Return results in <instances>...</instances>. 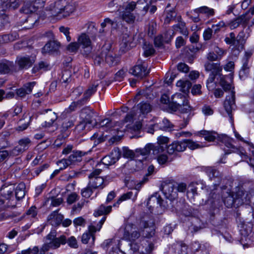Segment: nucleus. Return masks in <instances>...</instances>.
Returning <instances> with one entry per match:
<instances>
[{
    "mask_svg": "<svg viewBox=\"0 0 254 254\" xmlns=\"http://www.w3.org/2000/svg\"><path fill=\"white\" fill-rule=\"evenodd\" d=\"M151 0H138L136 2L129 0H113L109 3L111 8L116 6V8L111 9V11L119 12L120 18L127 23H132L135 19L134 10L138 11L139 14L144 15L147 12Z\"/></svg>",
    "mask_w": 254,
    "mask_h": 254,
    "instance_id": "nucleus-1",
    "label": "nucleus"
},
{
    "mask_svg": "<svg viewBox=\"0 0 254 254\" xmlns=\"http://www.w3.org/2000/svg\"><path fill=\"white\" fill-rule=\"evenodd\" d=\"M122 239L130 242V249L133 252H137L140 247L141 236L139 229L132 223H126L119 229Z\"/></svg>",
    "mask_w": 254,
    "mask_h": 254,
    "instance_id": "nucleus-2",
    "label": "nucleus"
},
{
    "mask_svg": "<svg viewBox=\"0 0 254 254\" xmlns=\"http://www.w3.org/2000/svg\"><path fill=\"white\" fill-rule=\"evenodd\" d=\"M220 85L225 91H229L230 95L226 97V100L224 103V108L227 112L231 122H233L231 111L235 106V92L233 91L234 87L232 86L233 75L229 74L228 75H223L221 72L220 74H217Z\"/></svg>",
    "mask_w": 254,
    "mask_h": 254,
    "instance_id": "nucleus-3",
    "label": "nucleus"
},
{
    "mask_svg": "<svg viewBox=\"0 0 254 254\" xmlns=\"http://www.w3.org/2000/svg\"><path fill=\"white\" fill-rule=\"evenodd\" d=\"M169 141L168 137L160 135L157 138V144L148 143L143 148L137 149L136 152L142 156L151 153V151L153 155H158L164 151Z\"/></svg>",
    "mask_w": 254,
    "mask_h": 254,
    "instance_id": "nucleus-4",
    "label": "nucleus"
},
{
    "mask_svg": "<svg viewBox=\"0 0 254 254\" xmlns=\"http://www.w3.org/2000/svg\"><path fill=\"white\" fill-rule=\"evenodd\" d=\"M202 147L203 146L191 139H184L180 141H174L167 146V150L168 154H173L176 152L184 151L187 147L191 150H194Z\"/></svg>",
    "mask_w": 254,
    "mask_h": 254,
    "instance_id": "nucleus-5",
    "label": "nucleus"
},
{
    "mask_svg": "<svg viewBox=\"0 0 254 254\" xmlns=\"http://www.w3.org/2000/svg\"><path fill=\"white\" fill-rule=\"evenodd\" d=\"M169 107L174 111L179 110L183 113H190L192 110L186 97L181 93H176L172 96Z\"/></svg>",
    "mask_w": 254,
    "mask_h": 254,
    "instance_id": "nucleus-6",
    "label": "nucleus"
},
{
    "mask_svg": "<svg viewBox=\"0 0 254 254\" xmlns=\"http://www.w3.org/2000/svg\"><path fill=\"white\" fill-rule=\"evenodd\" d=\"M204 67L206 71H211L206 81V87L209 90H213L216 87V82L215 81V77L222 72V68L219 63L206 62Z\"/></svg>",
    "mask_w": 254,
    "mask_h": 254,
    "instance_id": "nucleus-7",
    "label": "nucleus"
},
{
    "mask_svg": "<svg viewBox=\"0 0 254 254\" xmlns=\"http://www.w3.org/2000/svg\"><path fill=\"white\" fill-rule=\"evenodd\" d=\"M249 200L250 197L248 193L239 189L236 192L235 197L234 194L229 193L228 196L224 198L223 201L226 207H231L236 201H238V204H241Z\"/></svg>",
    "mask_w": 254,
    "mask_h": 254,
    "instance_id": "nucleus-8",
    "label": "nucleus"
},
{
    "mask_svg": "<svg viewBox=\"0 0 254 254\" xmlns=\"http://www.w3.org/2000/svg\"><path fill=\"white\" fill-rule=\"evenodd\" d=\"M64 243V237L61 236L60 239L55 238V235L54 232L50 233L46 237V242L41 248L42 254H45V252L50 249H56L60 247L61 244Z\"/></svg>",
    "mask_w": 254,
    "mask_h": 254,
    "instance_id": "nucleus-9",
    "label": "nucleus"
},
{
    "mask_svg": "<svg viewBox=\"0 0 254 254\" xmlns=\"http://www.w3.org/2000/svg\"><path fill=\"white\" fill-rule=\"evenodd\" d=\"M106 219V217H103L97 224L96 227L93 224H91L88 226V232L84 233L82 236L81 241L82 243L85 244H87L90 238H92V244H94L95 239L94 234L97 231L100 230Z\"/></svg>",
    "mask_w": 254,
    "mask_h": 254,
    "instance_id": "nucleus-10",
    "label": "nucleus"
},
{
    "mask_svg": "<svg viewBox=\"0 0 254 254\" xmlns=\"http://www.w3.org/2000/svg\"><path fill=\"white\" fill-rule=\"evenodd\" d=\"M31 144L29 138H22L18 140L17 145L10 151V154L12 156H18L28 150Z\"/></svg>",
    "mask_w": 254,
    "mask_h": 254,
    "instance_id": "nucleus-11",
    "label": "nucleus"
},
{
    "mask_svg": "<svg viewBox=\"0 0 254 254\" xmlns=\"http://www.w3.org/2000/svg\"><path fill=\"white\" fill-rule=\"evenodd\" d=\"M101 172V170L99 169H95L89 176V187L93 189H102L104 187V179L99 177V175Z\"/></svg>",
    "mask_w": 254,
    "mask_h": 254,
    "instance_id": "nucleus-12",
    "label": "nucleus"
},
{
    "mask_svg": "<svg viewBox=\"0 0 254 254\" xmlns=\"http://www.w3.org/2000/svg\"><path fill=\"white\" fill-rule=\"evenodd\" d=\"M140 233H142L141 240L144 238H151L155 235V223L153 221H142L139 229Z\"/></svg>",
    "mask_w": 254,
    "mask_h": 254,
    "instance_id": "nucleus-13",
    "label": "nucleus"
},
{
    "mask_svg": "<svg viewBox=\"0 0 254 254\" xmlns=\"http://www.w3.org/2000/svg\"><path fill=\"white\" fill-rule=\"evenodd\" d=\"M162 191L166 198L170 200L174 199L178 196L177 190L173 182L165 183L162 187Z\"/></svg>",
    "mask_w": 254,
    "mask_h": 254,
    "instance_id": "nucleus-14",
    "label": "nucleus"
},
{
    "mask_svg": "<svg viewBox=\"0 0 254 254\" xmlns=\"http://www.w3.org/2000/svg\"><path fill=\"white\" fill-rule=\"evenodd\" d=\"M78 45H79L86 55L90 53L92 50L91 41L89 36L85 33H82L78 38Z\"/></svg>",
    "mask_w": 254,
    "mask_h": 254,
    "instance_id": "nucleus-15",
    "label": "nucleus"
},
{
    "mask_svg": "<svg viewBox=\"0 0 254 254\" xmlns=\"http://www.w3.org/2000/svg\"><path fill=\"white\" fill-rule=\"evenodd\" d=\"M129 73L139 78H142L147 75L149 71H147L146 64L143 63L138 64L130 68Z\"/></svg>",
    "mask_w": 254,
    "mask_h": 254,
    "instance_id": "nucleus-16",
    "label": "nucleus"
},
{
    "mask_svg": "<svg viewBox=\"0 0 254 254\" xmlns=\"http://www.w3.org/2000/svg\"><path fill=\"white\" fill-rule=\"evenodd\" d=\"M119 123H115L112 122L109 119H105L101 121L100 123V129L103 130H106V131H119V127H116L117 126H119L118 125Z\"/></svg>",
    "mask_w": 254,
    "mask_h": 254,
    "instance_id": "nucleus-17",
    "label": "nucleus"
},
{
    "mask_svg": "<svg viewBox=\"0 0 254 254\" xmlns=\"http://www.w3.org/2000/svg\"><path fill=\"white\" fill-rule=\"evenodd\" d=\"M210 246L207 243L199 244L197 242L192 243L191 249L194 254H209Z\"/></svg>",
    "mask_w": 254,
    "mask_h": 254,
    "instance_id": "nucleus-18",
    "label": "nucleus"
},
{
    "mask_svg": "<svg viewBox=\"0 0 254 254\" xmlns=\"http://www.w3.org/2000/svg\"><path fill=\"white\" fill-rule=\"evenodd\" d=\"M250 19L251 16L249 14H243L229 23L230 28L231 29H234L238 27L240 24L246 25Z\"/></svg>",
    "mask_w": 254,
    "mask_h": 254,
    "instance_id": "nucleus-19",
    "label": "nucleus"
},
{
    "mask_svg": "<svg viewBox=\"0 0 254 254\" xmlns=\"http://www.w3.org/2000/svg\"><path fill=\"white\" fill-rule=\"evenodd\" d=\"M84 155V153L81 151H77L70 154L68 158L64 159V169L74 164L77 162L80 161L81 157Z\"/></svg>",
    "mask_w": 254,
    "mask_h": 254,
    "instance_id": "nucleus-20",
    "label": "nucleus"
},
{
    "mask_svg": "<svg viewBox=\"0 0 254 254\" xmlns=\"http://www.w3.org/2000/svg\"><path fill=\"white\" fill-rule=\"evenodd\" d=\"M35 56L21 57L18 59V64L20 68H27L35 62Z\"/></svg>",
    "mask_w": 254,
    "mask_h": 254,
    "instance_id": "nucleus-21",
    "label": "nucleus"
},
{
    "mask_svg": "<svg viewBox=\"0 0 254 254\" xmlns=\"http://www.w3.org/2000/svg\"><path fill=\"white\" fill-rule=\"evenodd\" d=\"M139 111V117L143 118L149 113L152 109V106L147 102H142L137 105Z\"/></svg>",
    "mask_w": 254,
    "mask_h": 254,
    "instance_id": "nucleus-22",
    "label": "nucleus"
},
{
    "mask_svg": "<svg viewBox=\"0 0 254 254\" xmlns=\"http://www.w3.org/2000/svg\"><path fill=\"white\" fill-rule=\"evenodd\" d=\"M36 82H31L25 84L23 87L17 90L16 94L20 97H24L26 94H30L35 85Z\"/></svg>",
    "mask_w": 254,
    "mask_h": 254,
    "instance_id": "nucleus-23",
    "label": "nucleus"
},
{
    "mask_svg": "<svg viewBox=\"0 0 254 254\" xmlns=\"http://www.w3.org/2000/svg\"><path fill=\"white\" fill-rule=\"evenodd\" d=\"M63 216L61 214L58 213V211H55L51 214L48 217V222L53 226H57L62 223Z\"/></svg>",
    "mask_w": 254,
    "mask_h": 254,
    "instance_id": "nucleus-24",
    "label": "nucleus"
},
{
    "mask_svg": "<svg viewBox=\"0 0 254 254\" xmlns=\"http://www.w3.org/2000/svg\"><path fill=\"white\" fill-rule=\"evenodd\" d=\"M132 37L127 34H124L120 44V49L124 52L129 50L132 46Z\"/></svg>",
    "mask_w": 254,
    "mask_h": 254,
    "instance_id": "nucleus-25",
    "label": "nucleus"
},
{
    "mask_svg": "<svg viewBox=\"0 0 254 254\" xmlns=\"http://www.w3.org/2000/svg\"><path fill=\"white\" fill-rule=\"evenodd\" d=\"M31 116L29 114H24L23 118L19 120L18 125L16 127V130L18 131H22L25 130L29 126L31 121Z\"/></svg>",
    "mask_w": 254,
    "mask_h": 254,
    "instance_id": "nucleus-26",
    "label": "nucleus"
},
{
    "mask_svg": "<svg viewBox=\"0 0 254 254\" xmlns=\"http://www.w3.org/2000/svg\"><path fill=\"white\" fill-rule=\"evenodd\" d=\"M37 0H35L34 5L28 3L25 4L20 9V11L25 14H29L35 12L39 6L42 7L44 5L43 0H42V3L40 4V5H36L37 3Z\"/></svg>",
    "mask_w": 254,
    "mask_h": 254,
    "instance_id": "nucleus-27",
    "label": "nucleus"
},
{
    "mask_svg": "<svg viewBox=\"0 0 254 254\" xmlns=\"http://www.w3.org/2000/svg\"><path fill=\"white\" fill-rule=\"evenodd\" d=\"M14 187L12 185L2 187L0 190L1 195L6 199L11 200L14 198L13 194Z\"/></svg>",
    "mask_w": 254,
    "mask_h": 254,
    "instance_id": "nucleus-28",
    "label": "nucleus"
},
{
    "mask_svg": "<svg viewBox=\"0 0 254 254\" xmlns=\"http://www.w3.org/2000/svg\"><path fill=\"white\" fill-rule=\"evenodd\" d=\"M59 43L55 41L48 42L42 48V53H50L57 51L59 48Z\"/></svg>",
    "mask_w": 254,
    "mask_h": 254,
    "instance_id": "nucleus-29",
    "label": "nucleus"
},
{
    "mask_svg": "<svg viewBox=\"0 0 254 254\" xmlns=\"http://www.w3.org/2000/svg\"><path fill=\"white\" fill-rule=\"evenodd\" d=\"M198 134L202 136L205 140L208 141H213L218 137V133L213 131H208L206 130H201Z\"/></svg>",
    "mask_w": 254,
    "mask_h": 254,
    "instance_id": "nucleus-30",
    "label": "nucleus"
},
{
    "mask_svg": "<svg viewBox=\"0 0 254 254\" xmlns=\"http://www.w3.org/2000/svg\"><path fill=\"white\" fill-rule=\"evenodd\" d=\"M57 119V116L54 112H52L50 110L49 113H48L45 116V121L44 124H42V126L44 127H50L54 123V122Z\"/></svg>",
    "mask_w": 254,
    "mask_h": 254,
    "instance_id": "nucleus-31",
    "label": "nucleus"
},
{
    "mask_svg": "<svg viewBox=\"0 0 254 254\" xmlns=\"http://www.w3.org/2000/svg\"><path fill=\"white\" fill-rule=\"evenodd\" d=\"M93 116L94 112L93 110L89 108H85L81 110L80 114L81 117L89 123H93L92 118Z\"/></svg>",
    "mask_w": 254,
    "mask_h": 254,
    "instance_id": "nucleus-32",
    "label": "nucleus"
},
{
    "mask_svg": "<svg viewBox=\"0 0 254 254\" xmlns=\"http://www.w3.org/2000/svg\"><path fill=\"white\" fill-rule=\"evenodd\" d=\"M15 197L18 200L22 199L25 195V185L24 183L19 184L15 189Z\"/></svg>",
    "mask_w": 254,
    "mask_h": 254,
    "instance_id": "nucleus-33",
    "label": "nucleus"
},
{
    "mask_svg": "<svg viewBox=\"0 0 254 254\" xmlns=\"http://www.w3.org/2000/svg\"><path fill=\"white\" fill-rule=\"evenodd\" d=\"M194 11L198 14H202L207 17L211 16L214 14V10L207 6H203L195 9Z\"/></svg>",
    "mask_w": 254,
    "mask_h": 254,
    "instance_id": "nucleus-34",
    "label": "nucleus"
},
{
    "mask_svg": "<svg viewBox=\"0 0 254 254\" xmlns=\"http://www.w3.org/2000/svg\"><path fill=\"white\" fill-rule=\"evenodd\" d=\"M176 85L177 87H180V91L186 93L189 92L191 86V83L190 81L188 80H179L177 83Z\"/></svg>",
    "mask_w": 254,
    "mask_h": 254,
    "instance_id": "nucleus-35",
    "label": "nucleus"
},
{
    "mask_svg": "<svg viewBox=\"0 0 254 254\" xmlns=\"http://www.w3.org/2000/svg\"><path fill=\"white\" fill-rule=\"evenodd\" d=\"M63 10L62 0H60L55 3L54 11L56 14H53L55 17H57V19H62L64 17V14L62 13Z\"/></svg>",
    "mask_w": 254,
    "mask_h": 254,
    "instance_id": "nucleus-36",
    "label": "nucleus"
},
{
    "mask_svg": "<svg viewBox=\"0 0 254 254\" xmlns=\"http://www.w3.org/2000/svg\"><path fill=\"white\" fill-rule=\"evenodd\" d=\"M50 69L49 63L45 61H41L38 64H36L32 69V73H35L40 70H47Z\"/></svg>",
    "mask_w": 254,
    "mask_h": 254,
    "instance_id": "nucleus-37",
    "label": "nucleus"
},
{
    "mask_svg": "<svg viewBox=\"0 0 254 254\" xmlns=\"http://www.w3.org/2000/svg\"><path fill=\"white\" fill-rule=\"evenodd\" d=\"M110 48V47L108 48L107 50H106L107 51H104V54H102V55L104 56L105 61L109 65H113L117 62L112 53L109 51Z\"/></svg>",
    "mask_w": 254,
    "mask_h": 254,
    "instance_id": "nucleus-38",
    "label": "nucleus"
},
{
    "mask_svg": "<svg viewBox=\"0 0 254 254\" xmlns=\"http://www.w3.org/2000/svg\"><path fill=\"white\" fill-rule=\"evenodd\" d=\"M112 210V206H105L104 205H100L98 208L96 210L94 215L95 217L101 216L104 214H107L109 213Z\"/></svg>",
    "mask_w": 254,
    "mask_h": 254,
    "instance_id": "nucleus-39",
    "label": "nucleus"
},
{
    "mask_svg": "<svg viewBox=\"0 0 254 254\" xmlns=\"http://www.w3.org/2000/svg\"><path fill=\"white\" fill-rule=\"evenodd\" d=\"M18 35L17 33H13L11 34L3 35L0 36V44L7 43L12 42L17 38Z\"/></svg>",
    "mask_w": 254,
    "mask_h": 254,
    "instance_id": "nucleus-40",
    "label": "nucleus"
},
{
    "mask_svg": "<svg viewBox=\"0 0 254 254\" xmlns=\"http://www.w3.org/2000/svg\"><path fill=\"white\" fill-rule=\"evenodd\" d=\"M175 254H187V247L183 243H177L174 245Z\"/></svg>",
    "mask_w": 254,
    "mask_h": 254,
    "instance_id": "nucleus-41",
    "label": "nucleus"
},
{
    "mask_svg": "<svg viewBox=\"0 0 254 254\" xmlns=\"http://www.w3.org/2000/svg\"><path fill=\"white\" fill-rule=\"evenodd\" d=\"M92 123H89L87 121L83 119V121L80 122V123L76 126V129L78 131H81L83 130H89L92 127Z\"/></svg>",
    "mask_w": 254,
    "mask_h": 254,
    "instance_id": "nucleus-42",
    "label": "nucleus"
},
{
    "mask_svg": "<svg viewBox=\"0 0 254 254\" xmlns=\"http://www.w3.org/2000/svg\"><path fill=\"white\" fill-rule=\"evenodd\" d=\"M173 27L175 30H179L182 34L186 36H188L189 31L186 26L185 22H181Z\"/></svg>",
    "mask_w": 254,
    "mask_h": 254,
    "instance_id": "nucleus-43",
    "label": "nucleus"
},
{
    "mask_svg": "<svg viewBox=\"0 0 254 254\" xmlns=\"http://www.w3.org/2000/svg\"><path fill=\"white\" fill-rule=\"evenodd\" d=\"M109 47V44L105 45L103 47L101 55H97L94 57V62L95 64L100 65L101 63L103 62L104 56H103L102 54H104V51L107 50V48Z\"/></svg>",
    "mask_w": 254,
    "mask_h": 254,
    "instance_id": "nucleus-44",
    "label": "nucleus"
},
{
    "mask_svg": "<svg viewBox=\"0 0 254 254\" xmlns=\"http://www.w3.org/2000/svg\"><path fill=\"white\" fill-rule=\"evenodd\" d=\"M202 171L204 172L210 179L215 178L217 175L216 170L211 167H203Z\"/></svg>",
    "mask_w": 254,
    "mask_h": 254,
    "instance_id": "nucleus-45",
    "label": "nucleus"
},
{
    "mask_svg": "<svg viewBox=\"0 0 254 254\" xmlns=\"http://www.w3.org/2000/svg\"><path fill=\"white\" fill-rule=\"evenodd\" d=\"M98 86V83H94L90 85L84 94V98L87 99L93 94L96 91Z\"/></svg>",
    "mask_w": 254,
    "mask_h": 254,
    "instance_id": "nucleus-46",
    "label": "nucleus"
},
{
    "mask_svg": "<svg viewBox=\"0 0 254 254\" xmlns=\"http://www.w3.org/2000/svg\"><path fill=\"white\" fill-rule=\"evenodd\" d=\"M143 48L144 49L143 54L146 57L151 56L155 52V50L153 49L152 45L147 44L145 43L143 46Z\"/></svg>",
    "mask_w": 254,
    "mask_h": 254,
    "instance_id": "nucleus-47",
    "label": "nucleus"
},
{
    "mask_svg": "<svg viewBox=\"0 0 254 254\" xmlns=\"http://www.w3.org/2000/svg\"><path fill=\"white\" fill-rule=\"evenodd\" d=\"M75 4L71 2L64 6V17L69 16L75 10Z\"/></svg>",
    "mask_w": 254,
    "mask_h": 254,
    "instance_id": "nucleus-48",
    "label": "nucleus"
},
{
    "mask_svg": "<svg viewBox=\"0 0 254 254\" xmlns=\"http://www.w3.org/2000/svg\"><path fill=\"white\" fill-rule=\"evenodd\" d=\"M133 195V193L131 191L127 192L126 193L123 194L120 198L118 200L116 203L114 204V206H117L119 205L121 202L123 201L126 200L130 199Z\"/></svg>",
    "mask_w": 254,
    "mask_h": 254,
    "instance_id": "nucleus-49",
    "label": "nucleus"
},
{
    "mask_svg": "<svg viewBox=\"0 0 254 254\" xmlns=\"http://www.w3.org/2000/svg\"><path fill=\"white\" fill-rule=\"evenodd\" d=\"M109 156L116 163L120 158L121 152L119 148H114L110 153Z\"/></svg>",
    "mask_w": 254,
    "mask_h": 254,
    "instance_id": "nucleus-50",
    "label": "nucleus"
},
{
    "mask_svg": "<svg viewBox=\"0 0 254 254\" xmlns=\"http://www.w3.org/2000/svg\"><path fill=\"white\" fill-rule=\"evenodd\" d=\"M10 64L8 62L0 63V73H7L10 71Z\"/></svg>",
    "mask_w": 254,
    "mask_h": 254,
    "instance_id": "nucleus-51",
    "label": "nucleus"
},
{
    "mask_svg": "<svg viewBox=\"0 0 254 254\" xmlns=\"http://www.w3.org/2000/svg\"><path fill=\"white\" fill-rule=\"evenodd\" d=\"M13 251V250L7 245L2 243L0 244V254H9Z\"/></svg>",
    "mask_w": 254,
    "mask_h": 254,
    "instance_id": "nucleus-52",
    "label": "nucleus"
},
{
    "mask_svg": "<svg viewBox=\"0 0 254 254\" xmlns=\"http://www.w3.org/2000/svg\"><path fill=\"white\" fill-rule=\"evenodd\" d=\"M5 135H0V148H6L10 146V143L8 141V139L6 138H4Z\"/></svg>",
    "mask_w": 254,
    "mask_h": 254,
    "instance_id": "nucleus-53",
    "label": "nucleus"
},
{
    "mask_svg": "<svg viewBox=\"0 0 254 254\" xmlns=\"http://www.w3.org/2000/svg\"><path fill=\"white\" fill-rule=\"evenodd\" d=\"M170 40L164 39L162 35H159L154 39V44L157 47H161L162 46L163 42L168 43Z\"/></svg>",
    "mask_w": 254,
    "mask_h": 254,
    "instance_id": "nucleus-54",
    "label": "nucleus"
},
{
    "mask_svg": "<svg viewBox=\"0 0 254 254\" xmlns=\"http://www.w3.org/2000/svg\"><path fill=\"white\" fill-rule=\"evenodd\" d=\"M162 201V199L159 198V196L157 195V194L155 195H152L150 198H149L148 200L147 203V205L148 207L151 206V202H156L157 204H159V205H161V201Z\"/></svg>",
    "mask_w": 254,
    "mask_h": 254,
    "instance_id": "nucleus-55",
    "label": "nucleus"
},
{
    "mask_svg": "<svg viewBox=\"0 0 254 254\" xmlns=\"http://www.w3.org/2000/svg\"><path fill=\"white\" fill-rule=\"evenodd\" d=\"M51 201V205L53 206L56 207L60 205L63 202V199L62 197H52L51 199L47 200V202Z\"/></svg>",
    "mask_w": 254,
    "mask_h": 254,
    "instance_id": "nucleus-56",
    "label": "nucleus"
},
{
    "mask_svg": "<svg viewBox=\"0 0 254 254\" xmlns=\"http://www.w3.org/2000/svg\"><path fill=\"white\" fill-rule=\"evenodd\" d=\"M92 187H89L88 184V186L82 190L81 194L83 197L88 198L93 193V190Z\"/></svg>",
    "mask_w": 254,
    "mask_h": 254,
    "instance_id": "nucleus-57",
    "label": "nucleus"
},
{
    "mask_svg": "<svg viewBox=\"0 0 254 254\" xmlns=\"http://www.w3.org/2000/svg\"><path fill=\"white\" fill-rule=\"evenodd\" d=\"M3 201L0 199V221L6 219L8 216L4 210V207L3 206Z\"/></svg>",
    "mask_w": 254,
    "mask_h": 254,
    "instance_id": "nucleus-58",
    "label": "nucleus"
},
{
    "mask_svg": "<svg viewBox=\"0 0 254 254\" xmlns=\"http://www.w3.org/2000/svg\"><path fill=\"white\" fill-rule=\"evenodd\" d=\"M218 57L213 51H210L206 55V59L208 61L207 62L211 63L210 62L220 60Z\"/></svg>",
    "mask_w": 254,
    "mask_h": 254,
    "instance_id": "nucleus-59",
    "label": "nucleus"
},
{
    "mask_svg": "<svg viewBox=\"0 0 254 254\" xmlns=\"http://www.w3.org/2000/svg\"><path fill=\"white\" fill-rule=\"evenodd\" d=\"M174 186H175L176 190L178 192H184L187 190V185L184 183H174Z\"/></svg>",
    "mask_w": 254,
    "mask_h": 254,
    "instance_id": "nucleus-60",
    "label": "nucleus"
},
{
    "mask_svg": "<svg viewBox=\"0 0 254 254\" xmlns=\"http://www.w3.org/2000/svg\"><path fill=\"white\" fill-rule=\"evenodd\" d=\"M123 155L126 158H132L134 157V152L127 147L123 148Z\"/></svg>",
    "mask_w": 254,
    "mask_h": 254,
    "instance_id": "nucleus-61",
    "label": "nucleus"
},
{
    "mask_svg": "<svg viewBox=\"0 0 254 254\" xmlns=\"http://www.w3.org/2000/svg\"><path fill=\"white\" fill-rule=\"evenodd\" d=\"M79 48L78 44L76 42H72L69 44L66 48V50L70 53H74Z\"/></svg>",
    "mask_w": 254,
    "mask_h": 254,
    "instance_id": "nucleus-62",
    "label": "nucleus"
},
{
    "mask_svg": "<svg viewBox=\"0 0 254 254\" xmlns=\"http://www.w3.org/2000/svg\"><path fill=\"white\" fill-rule=\"evenodd\" d=\"M66 243H67L68 245L71 248H77L78 247L76 239L73 236H71L69 238L67 239Z\"/></svg>",
    "mask_w": 254,
    "mask_h": 254,
    "instance_id": "nucleus-63",
    "label": "nucleus"
},
{
    "mask_svg": "<svg viewBox=\"0 0 254 254\" xmlns=\"http://www.w3.org/2000/svg\"><path fill=\"white\" fill-rule=\"evenodd\" d=\"M102 162L103 164L107 166L111 165L115 163L109 155L103 157L102 159Z\"/></svg>",
    "mask_w": 254,
    "mask_h": 254,
    "instance_id": "nucleus-64",
    "label": "nucleus"
}]
</instances>
